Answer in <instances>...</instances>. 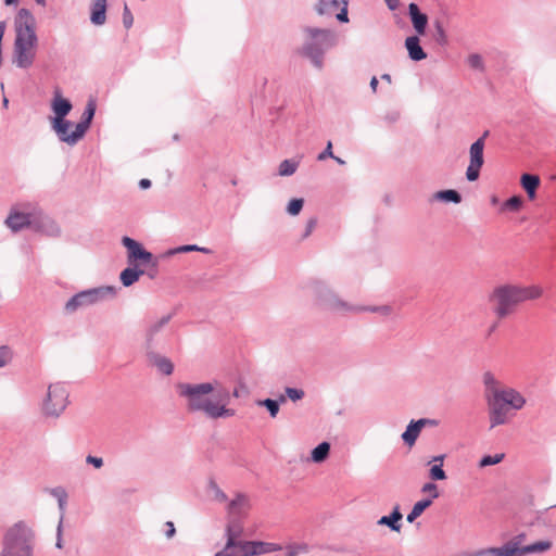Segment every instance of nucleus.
Segmentation results:
<instances>
[{
  "label": "nucleus",
  "instance_id": "nucleus-47",
  "mask_svg": "<svg viewBox=\"0 0 556 556\" xmlns=\"http://www.w3.org/2000/svg\"><path fill=\"white\" fill-rule=\"evenodd\" d=\"M468 64L471 68L473 70H478L480 72H483L484 71V63H483V59L480 54L478 53H472L468 56Z\"/></svg>",
  "mask_w": 556,
  "mask_h": 556
},
{
  "label": "nucleus",
  "instance_id": "nucleus-18",
  "mask_svg": "<svg viewBox=\"0 0 556 556\" xmlns=\"http://www.w3.org/2000/svg\"><path fill=\"white\" fill-rule=\"evenodd\" d=\"M408 15L417 35H425L428 25L427 14L422 13L415 2H412L408 5Z\"/></svg>",
  "mask_w": 556,
  "mask_h": 556
},
{
  "label": "nucleus",
  "instance_id": "nucleus-46",
  "mask_svg": "<svg viewBox=\"0 0 556 556\" xmlns=\"http://www.w3.org/2000/svg\"><path fill=\"white\" fill-rule=\"evenodd\" d=\"M94 113H96V104L93 101H89L85 108V111L83 113L80 122L90 126L92 118L94 116Z\"/></svg>",
  "mask_w": 556,
  "mask_h": 556
},
{
  "label": "nucleus",
  "instance_id": "nucleus-8",
  "mask_svg": "<svg viewBox=\"0 0 556 556\" xmlns=\"http://www.w3.org/2000/svg\"><path fill=\"white\" fill-rule=\"evenodd\" d=\"M68 391L62 383L50 384L43 402V413L47 416L59 417L68 404Z\"/></svg>",
  "mask_w": 556,
  "mask_h": 556
},
{
  "label": "nucleus",
  "instance_id": "nucleus-4",
  "mask_svg": "<svg viewBox=\"0 0 556 556\" xmlns=\"http://www.w3.org/2000/svg\"><path fill=\"white\" fill-rule=\"evenodd\" d=\"M304 34L301 54L308 59L315 68L321 70L326 52L338 45L339 36L332 29L317 27H305Z\"/></svg>",
  "mask_w": 556,
  "mask_h": 556
},
{
  "label": "nucleus",
  "instance_id": "nucleus-32",
  "mask_svg": "<svg viewBox=\"0 0 556 556\" xmlns=\"http://www.w3.org/2000/svg\"><path fill=\"white\" fill-rule=\"evenodd\" d=\"M432 504V500L430 498H424L421 501H418L413 506L410 513L407 515L406 520L408 522H414L428 507H430Z\"/></svg>",
  "mask_w": 556,
  "mask_h": 556
},
{
  "label": "nucleus",
  "instance_id": "nucleus-26",
  "mask_svg": "<svg viewBox=\"0 0 556 556\" xmlns=\"http://www.w3.org/2000/svg\"><path fill=\"white\" fill-rule=\"evenodd\" d=\"M421 430V427L418 426V421L413 419L406 427V430L402 433L401 438L406 445L413 446L416 443Z\"/></svg>",
  "mask_w": 556,
  "mask_h": 556
},
{
  "label": "nucleus",
  "instance_id": "nucleus-56",
  "mask_svg": "<svg viewBox=\"0 0 556 556\" xmlns=\"http://www.w3.org/2000/svg\"><path fill=\"white\" fill-rule=\"evenodd\" d=\"M86 463L92 465L94 468L99 469L103 466V459L101 457L88 455L86 457Z\"/></svg>",
  "mask_w": 556,
  "mask_h": 556
},
{
  "label": "nucleus",
  "instance_id": "nucleus-62",
  "mask_svg": "<svg viewBox=\"0 0 556 556\" xmlns=\"http://www.w3.org/2000/svg\"><path fill=\"white\" fill-rule=\"evenodd\" d=\"M67 504V496H64L58 501L59 509L61 511V518H64V513Z\"/></svg>",
  "mask_w": 556,
  "mask_h": 556
},
{
  "label": "nucleus",
  "instance_id": "nucleus-6",
  "mask_svg": "<svg viewBox=\"0 0 556 556\" xmlns=\"http://www.w3.org/2000/svg\"><path fill=\"white\" fill-rule=\"evenodd\" d=\"M311 290L317 306L324 311L336 314L353 313L354 304H351L339 296L326 282L316 280L311 285Z\"/></svg>",
  "mask_w": 556,
  "mask_h": 556
},
{
  "label": "nucleus",
  "instance_id": "nucleus-7",
  "mask_svg": "<svg viewBox=\"0 0 556 556\" xmlns=\"http://www.w3.org/2000/svg\"><path fill=\"white\" fill-rule=\"evenodd\" d=\"M115 288L111 286H102L83 290L74 294L64 305V311L67 314H73L79 308H85L94 305L108 298L115 296Z\"/></svg>",
  "mask_w": 556,
  "mask_h": 556
},
{
  "label": "nucleus",
  "instance_id": "nucleus-12",
  "mask_svg": "<svg viewBox=\"0 0 556 556\" xmlns=\"http://www.w3.org/2000/svg\"><path fill=\"white\" fill-rule=\"evenodd\" d=\"M485 401L489 410L490 428L493 429L506 424L510 408L502 401L501 396L496 393L493 396H488Z\"/></svg>",
  "mask_w": 556,
  "mask_h": 556
},
{
  "label": "nucleus",
  "instance_id": "nucleus-51",
  "mask_svg": "<svg viewBox=\"0 0 556 556\" xmlns=\"http://www.w3.org/2000/svg\"><path fill=\"white\" fill-rule=\"evenodd\" d=\"M123 24L126 29H129L134 24V16L127 4L124 5L123 10Z\"/></svg>",
  "mask_w": 556,
  "mask_h": 556
},
{
  "label": "nucleus",
  "instance_id": "nucleus-35",
  "mask_svg": "<svg viewBox=\"0 0 556 556\" xmlns=\"http://www.w3.org/2000/svg\"><path fill=\"white\" fill-rule=\"evenodd\" d=\"M433 197L435 200H440V201H444V202H452L455 204H458L462 201L460 193L453 189L438 191L434 193Z\"/></svg>",
  "mask_w": 556,
  "mask_h": 556
},
{
  "label": "nucleus",
  "instance_id": "nucleus-25",
  "mask_svg": "<svg viewBox=\"0 0 556 556\" xmlns=\"http://www.w3.org/2000/svg\"><path fill=\"white\" fill-rule=\"evenodd\" d=\"M513 552L509 549L508 542L501 547H489L479 549L472 553H467L464 556H511Z\"/></svg>",
  "mask_w": 556,
  "mask_h": 556
},
{
  "label": "nucleus",
  "instance_id": "nucleus-36",
  "mask_svg": "<svg viewBox=\"0 0 556 556\" xmlns=\"http://www.w3.org/2000/svg\"><path fill=\"white\" fill-rule=\"evenodd\" d=\"M298 167H299V161L291 160V159L283 160L279 164L278 175L279 176H291L296 172Z\"/></svg>",
  "mask_w": 556,
  "mask_h": 556
},
{
  "label": "nucleus",
  "instance_id": "nucleus-14",
  "mask_svg": "<svg viewBox=\"0 0 556 556\" xmlns=\"http://www.w3.org/2000/svg\"><path fill=\"white\" fill-rule=\"evenodd\" d=\"M31 214L20 212L16 207H12L4 224L13 232H18L25 228L31 227L34 222Z\"/></svg>",
  "mask_w": 556,
  "mask_h": 556
},
{
  "label": "nucleus",
  "instance_id": "nucleus-10",
  "mask_svg": "<svg viewBox=\"0 0 556 556\" xmlns=\"http://www.w3.org/2000/svg\"><path fill=\"white\" fill-rule=\"evenodd\" d=\"M172 318L173 314H168L148 323L143 333V348L146 352L154 351L160 348L163 338V331Z\"/></svg>",
  "mask_w": 556,
  "mask_h": 556
},
{
  "label": "nucleus",
  "instance_id": "nucleus-29",
  "mask_svg": "<svg viewBox=\"0 0 556 556\" xmlns=\"http://www.w3.org/2000/svg\"><path fill=\"white\" fill-rule=\"evenodd\" d=\"M122 243L127 249V260L129 265H134L135 257L143 249L142 244L129 237H123Z\"/></svg>",
  "mask_w": 556,
  "mask_h": 556
},
{
  "label": "nucleus",
  "instance_id": "nucleus-20",
  "mask_svg": "<svg viewBox=\"0 0 556 556\" xmlns=\"http://www.w3.org/2000/svg\"><path fill=\"white\" fill-rule=\"evenodd\" d=\"M404 46L407 50L408 58L412 61L419 62L427 58V53L425 52L420 45V39L418 35L408 36L405 39Z\"/></svg>",
  "mask_w": 556,
  "mask_h": 556
},
{
  "label": "nucleus",
  "instance_id": "nucleus-45",
  "mask_svg": "<svg viewBox=\"0 0 556 556\" xmlns=\"http://www.w3.org/2000/svg\"><path fill=\"white\" fill-rule=\"evenodd\" d=\"M505 455L503 453L495 455H485L479 462V467L484 468L488 466H493L500 464L504 459Z\"/></svg>",
  "mask_w": 556,
  "mask_h": 556
},
{
  "label": "nucleus",
  "instance_id": "nucleus-50",
  "mask_svg": "<svg viewBox=\"0 0 556 556\" xmlns=\"http://www.w3.org/2000/svg\"><path fill=\"white\" fill-rule=\"evenodd\" d=\"M195 250H198V245L197 244H186V245H180V247H177V248L168 250L166 252V255L167 256H172V255H175V254H178V253L193 252Z\"/></svg>",
  "mask_w": 556,
  "mask_h": 556
},
{
  "label": "nucleus",
  "instance_id": "nucleus-13",
  "mask_svg": "<svg viewBox=\"0 0 556 556\" xmlns=\"http://www.w3.org/2000/svg\"><path fill=\"white\" fill-rule=\"evenodd\" d=\"M251 500L248 494L237 493L236 496L228 503V518H245L249 510L251 509Z\"/></svg>",
  "mask_w": 556,
  "mask_h": 556
},
{
  "label": "nucleus",
  "instance_id": "nucleus-63",
  "mask_svg": "<svg viewBox=\"0 0 556 556\" xmlns=\"http://www.w3.org/2000/svg\"><path fill=\"white\" fill-rule=\"evenodd\" d=\"M444 459H445V455H444V454H442V455H437V456H433V457H432V458L427 463V465H431L432 463L443 465Z\"/></svg>",
  "mask_w": 556,
  "mask_h": 556
},
{
  "label": "nucleus",
  "instance_id": "nucleus-57",
  "mask_svg": "<svg viewBox=\"0 0 556 556\" xmlns=\"http://www.w3.org/2000/svg\"><path fill=\"white\" fill-rule=\"evenodd\" d=\"M49 493L59 501L60 498L67 496V493L64 488L56 486L49 490Z\"/></svg>",
  "mask_w": 556,
  "mask_h": 556
},
{
  "label": "nucleus",
  "instance_id": "nucleus-39",
  "mask_svg": "<svg viewBox=\"0 0 556 556\" xmlns=\"http://www.w3.org/2000/svg\"><path fill=\"white\" fill-rule=\"evenodd\" d=\"M255 549L257 555L267 554L282 549L281 545L276 543L255 541Z\"/></svg>",
  "mask_w": 556,
  "mask_h": 556
},
{
  "label": "nucleus",
  "instance_id": "nucleus-55",
  "mask_svg": "<svg viewBox=\"0 0 556 556\" xmlns=\"http://www.w3.org/2000/svg\"><path fill=\"white\" fill-rule=\"evenodd\" d=\"M56 548H63V523L62 518H60V521L56 527V542H55Z\"/></svg>",
  "mask_w": 556,
  "mask_h": 556
},
{
  "label": "nucleus",
  "instance_id": "nucleus-53",
  "mask_svg": "<svg viewBox=\"0 0 556 556\" xmlns=\"http://www.w3.org/2000/svg\"><path fill=\"white\" fill-rule=\"evenodd\" d=\"M316 225H317V218L316 217L309 218L306 223L305 231L302 235V239L308 238L312 235L313 230L315 229Z\"/></svg>",
  "mask_w": 556,
  "mask_h": 556
},
{
  "label": "nucleus",
  "instance_id": "nucleus-31",
  "mask_svg": "<svg viewBox=\"0 0 556 556\" xmlns=\"http://www.w3.org/2000/svg\"><path fill=\"white\" fill-rule=\"evenodd\" d=\"M330 453V443L329 442H321L316 447L313 448L311 453V458L314 463H323L325 462Z\"/></svg>",
  "mask_w": 556,
  "mask_h": 556
},
{
  "label": "nucleus",
  "instance_id": "nucleus-64",
  "mask_svg": "<svg viewBox=\"0 0 556 556\" xmlns=\"http://www.w3.org/2000/svg\"><path fill=\"white\" fill-rule=\"evenodd\" d=\"M384 1H386L387 7L391 11H394L399 7V0H384Z\"/></svg>",
  "mask_w": 556,
  "mask_h": 556
},
{
  "label": "nucleus",
  "instance_id": "nucleus-44",
  "mask_svg": "<svg viewBox=\"0 0 556 556\" xmlns=\"http://www.w3.org/2000/svg\"><path fill=\"white\" fill-rule=\"evenodd\" d=\"M208 490L213 493L215 501L220 503L227 502L228 497L226 493L217 485L214 480L208 481Z\"/></svg>",
  "mask_w": 556,
  "mask_h": 556
},
{
  "label": "nucleus",
  "instance_id": "nucleus-58",
  "mask_svg": "<svg viewBox=\"0 0 556 556\" xmlns=\"http://www.w3.org/2000/svg\"><path fill=\"white\" fill-rule=\"evenodd\" d=\"M417 421L421 429L425 427H437L439 425V420L431 418H420Z\"/></svg>",
  "mask_w": 556,
  "mask_h": 556
},
{
  "label": "nucleus",
  "instance_id": "nucleus-43",
  "mask_svg": "<svg viewBox=\"0 0 556 556\" xmlns=\"http://www.w3.org/2000/svg\"><path fill=\"white\" fill-rule=\"evenodd\" d=\"M429 478L432 481H441L446 479V473L443 469V465L433 464L429 469Z\"/></svg>",
  "mask_w": 556,
  "mask_h": 556
},
{
  "label": "nucleus",
  "instance_id": "nucleus-11",
  "mask_svg": "<svg viewBox=\"0 0 556 556\" xmlns=\"http://www.w3.org/2000/svg\"><path fill=\"white\" fill-rule=\"evenodd\" d=\"M490 135L489 130H485L480 138H478L469 149V165L466 170V178L469 181H476L479 178L480 169L484 164L483 150L485 139Z\"/></svg>",
  "mask_w": 556,
  "mask_h": 556
},
{
  "label": "nucleus",
  "instance_id": "nucleus-30",
  "mask_svg": "<svg viewBox=\"0 0 556 556\" xmlns=\"http://www.w3.org/2000/svg\"><path fill=\"white\" fill-rule=\"evenodd\" d=\"M433 27H434V33H433L434 41L439 46H441V47L447 46L448 45V37H447L446 31H445V28H444V25H443V21L441 18H434Z\"/></svg>",
  "mask_w": 556,
  "mask_h": 556
},
{
  "label": "nucleus",
  "instance_id": "nucleus-54",
  "mask_svg": "<svg viewBox=\"0 0 556 556\" xmlns=\"http://www.w3.org/2000/svg\"><path fill=\"white\" fill-rule=\"evenodd\" d=\"M328 157H330V159L334 157V154L332 152V142L331 141L327 142L325 150L318 154L317 160L325 161Z\"/></svg>",
  "mask_w": 556,
  "mask_h": 556
},
{
  "label": "nucleus",
  "instance_id": "nucleus-61",
  "mask_svg": "<svg viewBox=\"0 0 556 556\" xmlns=\"http://www.w3.org/2000/svg\"><path fill=\"white\" fill-rule=\"evenodd\" d=\"M165 526L167 527V530H166L165 535H166L168 539L173 538V536L175 535V533H176V529H175L174 523H173L172 521H167V522L165 523Z\"/></svg>",
  "mask_w": 556,
  "mask_h": 556
},
{
  "label": "nucleus",
  "instance_id": "nucleus-15",
  "mask_svg": "<svg viewBox=\"0 0 556 556\" xmlns=\"http://www.w3.org/2000/svg\"><path fill=\"white\" fill-rule=\"evenodd\" d=\"M511 556H526L529 554H542L552 547L551 541H539L526 546H519L518 541H508Z\"/></svg>",
  "mask_w": 556,
  "mask_h": 556
},
{
  "label": "nucleus",
  "instance_id": "nucleus-48",
  "mask_svg": "<svg viewBox=\"0 0 556 556\" xmlns=\"http://www.w3.org/2000/svg\"><path fill=\"white\" fill-rule=\"evenodd\" d=\"M286 397L290 399L293 402L300 401L304 397L305 393L302 389L287 387L285 389Z\"/></svg>",
  "mask_w": 556,
  "mask_h": 556
},
{
  "label": "nucleus",
  "instance_id": "nucleus-37",
  "mask_svg": "<svg viewBox=\"0 0 556 556\" xmlns=\"http://www.w3.org/2000/svg\"><path fill=\"white\" fill-rule=\"evenodd\" d=\"M339 7L337 0H319L317 12L319 15L332 14Z\"/></svg>",
  "mask_w": 556,
  "mask_h": 556
},
{
  "label": "nucleus",
  "instance_id": "nucleus-21",
  "mask_svg": "<svg viewBox=\"0 0 556 556\" xmlns=\"http://www.w3.org/2000/svg\"><path fill=\"white\" fill-rule=\"evenodd\" d=\"M146 355L150 363H152L162 374L169 376L174 371V364L165 356H162L154 351L146 352Z\"/></svg>",
  "mask_w": 556,
  "mask_h": 556
},
{
  "label": "nucleus",
  "instance_id": "nucleus-9",
  "mask_svg": "<svg viewBox=\"0 0 556 556\" xmlns=\"http://www.w3.org/2000/svg\"><path fill=\"white\" fill-rule=\"evenodd\" d=\"M51 109L54 113V116L50 119L51 128L54 132L63 134L65 126L72 125V122L65 117L72 111L73 105L68 99L63 98L59 91H55L51 102Z\"/></svg>",
  "mask_w": 556,
  "mask_h": 556
},
{
  "label": "nucleus",
  "instance_id": "nucleus-23",
  "mask_svg": "<svg viewBox=\"0 0 556 556\" xmlns=\"http://www.w3.org/2000/svg\"><path fill=\"white\" fill-rule=\"evenodd\" d=\"M540 177L534 174H522L520 178L521 187L527 192L530 200H533L536 195V189L540 186Z\"/></svg>",
  "mask_w": 556,
  "mask_h": 556
},
{
  "label": "nucleus",
  "instance_id": "nucleus-42",
  "mask_svg": "<svg viewBox=\"0 0 556 556\" xmlns=\"http://www.w3.org/2000/svg\"><path fill=\"white\" fill-rule=\"evenodd\" d=\"M308 552V545L305 543L290 544L286 547V556H300Z\"/></svg>",
  "mask_w": 556,
  "mask_h": 556
},
{
  "label": "nucleus",
  "instance_id": "nucleus-27",
  "mask_svg": "<svg viewBox=\"0 0 556 556\" xmlns=\"http://www.w3.org/2000/svg\"><path fill=\"white\" fill-rule=\"evenodd\" d=\"M144 274L143 269L137 267H127L122 270L119 275L121 282L124 287H130L139 280L140 276Z\"/></svg>",
  "mask_w": 556,
  "mask_h": 556
},
{
  "label": "nucleus",
  "instance_id": "nucleus-60",
  "mask_svg": "<svg viewBox=\"0 0 556 556\" xmlns=\"http://www.w3.org/2000/svg\"><path fill=\"white\" fill-rule=\"evenodd\" d=\"M337 20L341 23L349 22L346 5L337 14Z\"/></svg>",
  "mask_w": 556,
  "mask_h": 556
},
{
  "label": "nucleus",
  "instance_id": "nucleus-28",
  "mask_svg": "<svg viewBox=\"0 0 556 556\" xmlns=\"http://www.w3.org/2000/svg\"><path fill=\"white\" fill-rule=\"evenodd\" d=\"M482 382L484 386V397L493 396L500 393L502 389L498 388L500 382L491 371H485L482 376Z\"/></svg>",
  "mask_w": 556,
  "mask_h": 556
},
{
  "label": "nucleus",
  "instance_id": "nucleus-49",
  "mask_svg": "<svg viewBox=\"0 0 556 556\" xmlns=\"http://www.w3.org/2000/svg\"><path fill=\"white\" fill-rule=\"evenodd\" d=\"M422 493H428L430 495V500L438 498L440 496V493L438 491V486L433 482H427L421 486Z\"/></svg>",
  "mask_w": 556,
  "mask_h": 556
},
{
  "label": "nucleus",
  "instance_id": "nucleus-34",
  "mask_svg": "<svg viewBox=\"0 0 556 556\" xmlns=\"http://www.w3.org/2000/svg\"><path fill=\"white\" fill-rule=\"evenodd\" d=\"M285 402H286V396L280 395L278 400L265 399V400L258 401L257 404L260 406L265 407L268 410L270 417L275 418L277 416V414L279 413V403H285Z\"/></svg>",
  "mask_w": 556,
  "mask_h": 556
},
{
  "label": "nucleus",
  "instance_id": "nucleus-3",
  "mask_svg": "<svg viewBox=\"0 0 556 556\" xmlns=\"http://www.w3.org/2000/svg\"><path fill=\"white\" fill-rule=\"evenodd\" d=\"M541 295L542 290L536 286L505 283L492 290L489 294V303L494 315L498 319H504L513 315L523 302L535 300Z\"/></svg>",
  "mask_w": 556,
  "mask_h": 556
},
{
  "label": "nucleus",
  "instance_id": "nucleus-2",
  "mask_svg": "<svg viewBox=\"0 0 556 556\" xmlns=\"http://www.w3.org/2000/svg\"><path fill=\"white\" fill-rule=\"evenodd\" d=\"M37 43L35 17L28 9L22 8L15 17L13 64L18 68H29L36 58Z\"/></svg>",
  "mask_w": 556,
  "mask_h": 556
},
{
  "label": "nucleus",
  "instance_id": "nucleus-5",
  "mask_svg": "<svg viewBox=\"0 0 556 556\" xmlns=\"http://www.w3.org/2000/svg\"><path fill=\"white\" fill-rule=\"evenodd\" d=\"M34 533L23 521L13 525L5 533L1 556H31Z\"/></svg>",
  "mask_w": 556,
  "mask_h": 556
},
{
  "label": "nucleus",
  "instance_id": "nucleus-19",
  "mask_svg": "<svg viewBox=\"0 0 556 556\" xmlns=\"http://www.w3.org/2000/svg\"><path fill=\"white\" fill-rule=\"evenodd\" d=\"M497 394L501 396L502 401L504 403H506V405L509 408L519 410L526 404V399L521 395L520 392H518L515 389H511V388L502 389L501 392Z\"/></svg>",
  "mask_w": 556,
  "mask_h": 556
},
{
  "label": "nucleus",
  "instance_id": "nucleus-52",
  "mask_svg": "<svg viewBox=\"0 0 556 556\" xmlns=\"http://www.w3.org/2000/svg\"><path fill=\"white\" fill-rule=\"evenodd\" d=\"M42 223H45L48 226V228L45 230L48 235L56 236L60 233V229L53 220L46 218L45 220H42Z\"/></svg>",
  "mask_w": 556,
  "mask_h": 556
},
{
  "label": "nucleus",
  "instance_id": "nucleus-24",
  "mask_svg": "<svg viewBox=\"0 0 556 556\" xmlns=\"http://www.w3.org/2000/svg\"><path fill=\"white\" fill-rule=\"evenodd\" d=\"M403 518L402 513L400 511L399 505H396L393 509V511L389 516H382L378 520V525L380 526H387L392 531L400 532L402 525L401 520Z\"/></svg>",
  "mask_w": 556,
  "mask_h": 556
},
{
  "label": "nucleus",
  "instance_id": "nucleus-1",
  "mask_svg": "<svg viewBox=\"0 0 556 556\" xmlns=\"http://www.w3.org/2000/svg\"><path fill=\"white\" fill-rule=\"evenodd\" d=\"M219 387L217 380L202 383L179 382L176 390L179 397L185 400L189 413H203L210 419L232 417L236 410L227 407L230 393Z\"/></svg>",
  "mask_w": 556,
  "mask_h": 556
},
{
  "label": "nucleus",
  "instance_id": "nucleus-41",
  "mask_svg": "<svg viewBox=\"0 0 556 556\" xmlns=\"http://www.w3.org/2000/svg\"><path fill=\"white\" fill-rule=\"evenodd\" d=\"M304 205V200L302 198H293L287 205V213L291 216H296L300 214Z\"/></svg>",
  "mask_w": 556,
  "mask_h": 556
},
{
  "label": "nucleus",
  "instance_id": "nucleus-17",
  "mask_svg": "<svg viewBox=\"0 0 556 556\" xmlns=\"http://www.w3.org/2000/svg\"><path fill=\"white\" fill-rule=\"evenodd\" d=\"M225 534H226L227 541H226L224 548L228 549L229 547L235 546V542L240 540V538L243 535L242 519L228 518Z\"/></svg>",
  "mask_w": 556,
  "mask_h": 556
},
{
  "label": "nucleus",
  "instance_id": "nucleus-16",
  "mask_svg": "<svg viewBox=\"0 0 556 556\" xmlns=\"http://www.w3.org/2000/svg\"><path fill=\"white\" fill-rule=\"evenodd\" d=\"M71 126L72 125H66L63 134L55 132V135L61 142H65L68 146H75L85 136L90 126L79 122L75 125V129L72 132H68Z\"/></svg>",
  "mask_w": 556,
  "mask_h": 556
},
{
  "label": "nucleus",
  "instance_id": "nucleus-38",
  "mask_svg": "<svg viewBox=\"0 0 556 556\" xmlns=\"http://www.w3.org/2000/svg\"><path fill=\"white\" fill-rule=\"evenodd\" d=\"M138 264H141V265L152 264L153 267H156V265H157L156 261H154V258H153V254L151 252L147 251L144 248L135 257V264L132 266L137 267Z\"/></svg>",
  "mask_w": 556,
  "mask_h": 556
},
{
  "label": "nucleus",
  "instance_id": "nucleus-33",
  "mask_svg": "<svg viewBox=\"0 0 556 556\" xmlns=\"http://www.w3.org/2000/svg\"><path fill=\"white\" fill-rule=\"evenodd\" d=\"M355 309L353 313H361V312H370L380 314L382 316H390L393 312L392 306L390 305H370V306H363V305H354Z\"/></svg>",
  "mask_w": 556,
  "mask_h": 556
},
{
  "label": "nucleus",
  "instance_id": "nucleus-22",
  "mask_svg": "<svg viewBox=\"0 0 556 556\" xmlns=\"http://www.w3.org/2000/svg\"><path fill=\"white\" fill-rule=\"evenodd\" d=\"M106 21V0H92L90 22L96 26H101Z\"/></svg>",
  "mask_w": 556,
  "mask_h": 556
},
{
  "label": "nucleus",
  "instance_id": "nucleus-40",
  "mask_svg": "<svg viewBox=\"0 0 556 556\" xmlns=\"http://www.w3.org/2000/svg\"><path fill=\"white\" fill-rule=\"evenodd\" d=\"M523 200L520 195H513L506 200L502 205V211H519L522 206Z\"/></svg>",
  "mask_w": 556,
  "mask_h": 556
},
{
  "label": "nucleus",
  "instance_id": "nucleus-59",
  "mask_svg": "<svg viewBox=\"0 0 556 556\" xmlns=\"http://www.w3.org/2000/svg\"><path fill=\"white\" fill-rule=\"evenodd\" d=\"M9 356H10L9 349L7 346H1L0 348V368L3 367L8 363Z\"/></svg>",
  "mask_w": 556,
  "mask_h": 556
}]
</instances>
